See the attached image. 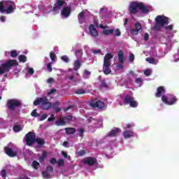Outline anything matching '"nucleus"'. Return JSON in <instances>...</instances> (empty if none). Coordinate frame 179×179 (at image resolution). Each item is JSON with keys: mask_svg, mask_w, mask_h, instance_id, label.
Here are the masks:
<instances>
[{"mask_svg": "<svg viewBox=\"0 0 179 179\" xmlns=\"http://www.w3.org/2000/svg\"><path fill=\"white\" fill-rule=\"evenodd\" d=\"M170 23L169 17L164 15H157L155 18V24L153 27V30L160 31L162 27H164L165 24Z\"/></svg>", "mask_w": 179, "mask_h": 179, "instance_id": "nucleus-1", "label": "nucleus"}, {"mask_svg": "<svg viewBox=\"0 0 179 179\" xmlns=\"http://www.w3.org/2000/svg\"><path fill=\"white\" fill-rule=\"evenodd\" d=\"M15 3L11 1L0 2V13H12L13 12Z\"/></svg>", "mask_w": 179, "mask_h": 179, "instance_id": "nucleus-2", "label": "nucleus"}, {"mask_svg": "<svg viewBox=\"0 0 179 179\" xmlns=\"http://www.w3.org/2000/svg\"><path fill=\"white\" fill-rule=\"evenodd\" d=\"M19 62L17 60L10 59L6 63L0 65V75H3L6 72H9L13 66H17Z\"/></svg>", "mask_w": 179, "mask_h": 179, "instance_id": "nucleus-3", "label": "nucleus"}, {"mask_svg": "<svg viewBox=\"0 0 179 179\" xmlns=\"http://www.w3.org/2000/svg\"><path fill=\"white\" fill-rule=\"evenodd\" d=\"M41 104L42 110H50L52 107V103L48 101L47 96L38 98L34 101V106H38Z\"/></svg>", "mask_w": 179, "mask_h": 179, "instance_id": "nucleus-4", "label": "nucleus"}, {"mask_svg": "<svg viewBox=\"0 0 179 179\" xmlns=\"http://www.w3.org/2000/svg\"><path fill=\"white\" fill-rule=\"evenodd\" d=\"M111 59H113V55L110 53H107L105 55L103 59V71L105 75H110L111 73Z\"/></svg>", "mask_w": 179, "mask_h": 179, "instance_id": "nucleus-5", "label": "nucleus"}, {"mask_svg": "<svg viewBox=\"0 0 179 179\" xmlns=\"http://www.w3.org/2000/svg\"><path fill=\"white\" fill-rule=\"evenodd\" d=\"M22 106V101L17 99H9L7 101L6 106L10 111H15L17 107Z\"/></svg>", "mask_w": 179, "mask_h": 179, "instance_id": "nucleus-6", "label": "nucleus"}, {"mask_svg": "<svg viewBox=\"0 0 179 179\" xmlns=\"http://www.w3.org/2000/svg\"><path fill=\"white\" fill-rule=\"evenodd\" d=\"M25 143L27 146H32L36 143V134L34 131H29L25 135Z\"/></svg>", "mask_w": 179, "mask_h": 179, "instance_id": "nucleus-7", "label": "nucleus"}, {"mask_svg": "<svg viewBox=\"0 0 179 179\" xmlns=\"http://www.w3.org/2000/svg\"><path fill=\"white\" fill-rule=\"evenodd\" d=\"M162 101L168 106H173V104H176L177 102V98L173 94H169L168 96L163 95L162 96Z\"/></svg>", "mask_w": 179, "mask_h": 179, "instance_id": "nucleus-8", "label": "nucleus"}, {"mask_svg": "<svg viewBox=\"0 0 179 179\" xmlns=\"http://www.w3.org/2000/svg\"><path fill=\"white\" fill-rule=\"evenodd\" d=\"M124 103L125 104H129V106L132 108H136L138 106V101H135V98L129 94L124 96Z\"/></svg>", "mask_w": 179, "mask_h": 179, "instance_id": "nucleus-9", "label": "nucleus"}, {"mask_svg": "<svg viewBox=\"0 0 179 179\" xmlns=\"http://www.w3.org/2000/svg\"><path fill=\"white\" fill-rule=\"evenodd\" d=\"M83 164H87V166H90V167H92V166L99 164V162L96 157H87L83 160Z\"/></svg>", "mask_w": 179, "mask_h": 179, "instance_id": "nucleus-10", "label": "nucleus"}, {"mask_svg": "<svg viewBox=\"0 0 179 179\" xmlns=\"http://www.w3.org/2000/svg\"><path fill=\"white\" fill-rule=\"evenodd\" d=\"M139 9V1H132L129 6L130 15H136Z\"/></svg>", "mask_w": 179, "mask_h": 179, "instance_id": "nucleus-11", "label": "nucleus"}, {"mask_svg": "<svg viewBox=\"0 0 179 179\" xmlns=\"http://www.w3.org/2000/svg\"><path fill=\"white\" fill-rule=\"evenodd\" d=\"M90 106L92 108H99V110H103L106 107V103L101 101H93L90 102Z\"/></svg>", "mask_w": 179, "mask_h": 179, "instance_id": "nucleus-12", "label": "nucleus"}, {"mask_svg": "<svg viewBox=\"0 0 179 179\" xmlns=\"http://www.w3.org/2000/svg\"><path fill=\"white\" fill-rule=\"evenodd\" d=\"M141 30H142V25H141V23L139 22H136L134 24V29H131L130 33L132 36H138V34L141 33Z\"/></svg>", "mask_w": 179, "mask_h": 179, "instance_id": "nucleus-13", "label": "nucleus"}, {"mask_svg": "<svg viewBox=\"0 0 179 179\" xmlns=\"http://www.w3.org/2000/svg\"><path fill=\"white\" fill-rule=\"evenodd\" d=\"M54 173V168L51 166H48L46 170L42 172L43 178H50V175Z\"/></svg>", "mask_w": 179, "mask_h": 179, "instance_id": "nucleus-14", "label": "nucleus"}, {"mask_svg": "<svg viewBox=\"0 0 179 179\" xmlns=\"http://www.w3.org/2000/svg\"><path fill=\"white\" fill-rule=\"evenodd\" d=\"M166 94V88L163 86H159L157 88V92L155 94V97H163V94Z\"/></svg>", "mask_w": 179, "mask_h": 179, "instance_id": "nucleus-15", "label": "nucleus"}, {"mask_svg": "<svg viewBox=\"0 0 179 179\" xmlns=\"http://www.w3.org/2000/svg\"><path fill=\"white\" fill-rule=\"evenodd\" d=\"M65 4V1L64 0H57L55 3V6L52 8L53 12H59V8Z\"/></svg>", "mask_w": 179, "mask_h": 179, "instance_id": "nucleus-16", "label": "nucleus"}, {"mask_svg": "<svg viewBox=\"0 0 179 179\" xmlns=\"http://www.w3.org/2000/svg\"><path fill=\"white\" fill-rule=\"evenodd\" d=\"M88 30L92 37H97L99 36V31H97V29H96L93 24H90Z\"/></svg>", "mask_w": 179, "mask_h": 179, "instance_id": "nucleus-17", "label": "nucleus"}, {"mask_svg": "<svg viewBox=\"0 0 179 179\" xmlns=\"http://www.w3.org/2000/svg\"><path fill=\"white\" fill-rule=\"evenodd\" d=\"M138 9L142 12L143 13H149L150 10H149V6H145L142 2H138Z\"/></svg>", "mask_w": 179, "mask_h": 179, "instance_id": "nucleus-18", "label": "nucleus"}, {"mask_svg": "<svg viewBox=\"0 0 179 179\" xmlns=\"http://www.w3.org/2000/svg\"><path fill=\"white\" fill-rule=\"evenodd\" d=\"M6 154L10 157H16V152H13V150L9 147H4Z\"/></svg>", "mask_w": 179, "mask_h": 179, "instance_id": "nucleus-19", "label": "nucleus"}, {"mask_svg": "<svg viewBox=\"0 0 179 179\" xmlns=\"http://www.w3.org/2000/svg\"><path fill=\"white\" fill-rule=\"evenodd\" d=\"M61 16H64V17H68L69 15H71V8L69 7L63 8L62 10L60 13Z\"/></svg>", "mask_w": 179, "mask_h": 179, "instance_id": "nucleus-20", "label": "nucleus"}, {"mask_svg": "<svg viewBox=\"0 0 179 179\" xmlns=\"http://www.w3.org/2000/svg\"><path fill=\"white\" fill-rule=\"evenodd\" d=\"M35 143H38V148H43L45 145V140L41 138H36Z\"/></svg>", "mask_w": 179, "mask_h": 179, "instance_id": "nucleus-21", "label": "nucleus"}, {"mask_svg": "<svg viewBox=\"0 0 179 179\" xmlns=\"http://www.w3.org/2000/svg\"><path fill=\"white\" fill-rule=\"evenodd\" d=\"M73 66H74V71H76V72H78V70L80 69V67L82 66V64L80 63V60H79V59H77V60L74 62Z\"/></svg>", "mask_w": 179, "mask_h": 179, "instance_id": "nucleus-22", "label": "nucleus"}, {"mask_svg": "<svg viewBox=\"0 0 179 179\" xmlns=\"http://www.w3.org/2000/svg\"><path fill=\"white\" fill-rule=\"evenodd\" d=\"M117 56L120 64H124V52L122 50L117 52Z\"/></svg>", "mask_w": 179, "mask_h": 179, "instance_id": "nucleus-23", "label": "nucleus"}, {"mask_svg": "<svg viewBox=\"0 0 179 179\" xmlns=\"http://www.w3.org/2000/svg\"><path fill=\"white\" fill-rule=\"evenodd\" d=\"M65 131H66V134H67V135H71V134H73L76 132V129H75L73 127H66V128H65Z\"/></svg>", "mask_w": 179, "mask_h": 179, "instance_id": "nucleus-24", "label": "nucleus"}, {"mask_svg": "<svg viewBox=\"0 0 179 179\" xmlns=\"http://www.w3.org/2000/svg\"><path fill=\"white\" fill-rule=\"evenodd\" d=\"M123 135L125 138V139H129V138H131V136H134V131H125L123 133Z\"/></svg>", "mask_w": 179, "mask_h": 179, "instance_id": "nucleus-25", "label": "nucleus"}, {"mask_svg": "<svg viewBox=\"0 0 179 179\" xmlns=\"http://www.w3.org/2000/svg\"><path fill=\"white\" fill-rule=\"evenodd\" d=\"M145 61H147V62H149V64H153L154 65H157V64H159V60H156L155 59V58L152 57H147L145 59Z\"/></svg>", "mask_w": 179, "mask_h": 179, "instance_id": "nucleus-26", "label": "nucleus"}, {"mask_svg": "<svg viewBox=\"0 0 179 179\" xmlns=\"http://www.w3.org/2000/svg\"><path fill=\"white\" fill-rule=\"evenodd\" d=\"M55 125H57V127H61L62 125H66V122H65V119L61 118L59 120H57L55 122Z\"/></svg>", "mask_w": 179, "mask_h": 179, "instance_id": "nucleus-27", "label": "nucleus"}, {"mask_svg": "<svg viewBox=\"0 0 179 179\" xmlns=\"http://www.w3.org/2000/svg\"><path fill=\"white\" fill-rule=\"evenodd\" d=\"M120 132V129L115 128V129H113L110 131V132L108 134V136H117V134Z\"/></svg>", "mask_w": 179, "mask_h": 179, "instance_id": "nucleus-28", "label": "nucleus"}, {"mask_svg": "<svg viewBox=\"0 0 179 179\" xmlns=\"http://www.w3.org/2000/svg\"><path fill=\"white\" fill-rule=\"evenodd\" d=\"M75 55L77 58V59H80L83 55V50L82 49H80L78 50H76L75 52Z\"/></svg>", "mask_w": 179, "mask_h": 179, "instance_id": "nucleus-29", "label": "nucleus"}, {"mask_svg": "<svg viewBox=\"0 0 179 179\" xmlns=\"http://www.w3.org/2000/svg\"><path fill=\"white\" fill-rule=\"evenodd\" d=\"M48 153L47 151H43L42 153V156L39 157V162L40 163H43V162H44V160H45V159H47V156H48Z\"/></svg>", "mask_w": 179, "mask_h": 179, "instance_id": "nucleus-30", "label": "nucleus"}, {"mask_svg": "<svg viewBox=\"0 0 179 179\" xmlns=\"http://www.w3.org/2000/svg\"><path fill=\"white\" fill-rule=\"evenodd\" d=\"M100 87L101 89H108V84L106 82V80H101Z\"/></svg>", "mask_w": 179, "mask_h": 179, "instance_id": "nucleus-31", "label": "nucleus"}, {"mask_svg": "<svg viewBox=\"0 0 179 179\" xmlns=\"http://www.w3.org/2000/svg\"><path fill=\"white\" fill-rule=\"evenodd\" d=\"M87 92L83 88L77 89L75 91V94H86Z\"/></svg>", "mask_w": 179, "mask_h": 179, "instance_id": "nucleus-32", "label": "nucleus"}, {"mask_svg": "<svg viewBox=\"0 0 179 179\" xmlns=\"http://www.w3.org/2000/svg\"><path fill=\"white\" fill-rule=\"evenodd\" d=\"M114 33V29H105L103 31V34L105 36H110V34H113Z\"/></svg>", "mask_w": 179, "mask_h": 179, "instance_id": "nucleus-33", "label": "nucleus"}, {"mask_svg": "<svg viewBox=\"0 0 179 179\" xmlns=\"http://www.w3.org/2000/svg\"><path fill=\"white\" fill-rule=\"evenodd\" d=\"M20 62H26L27 61V57L24 55H21L18 57Z\"/></svg>", "mask_w": 179, "mask_h": 179, "instance_id": "nucleus-34", "label": "nucleus"}, {"mask_svg": "<svg viewBox=\"0 0 179 179\" xmlns=\"http://www.w3.org/2000/svg\"><path fill=\"white\" fill-rule=\"evenodd\" d=\"M13 129L14 132H20V131H22V127L20 125H14Z\"/></svg>", "mask_w": 179, "mask_h": 179, "instance_id": "nucleus-35", "label": "nucleus"}, {"mask_svg": "<svg viewBox=\"0 0 179 179\" xmlns=\"http://www.w3.org/2000/svg\"><path fill=\"white\" fill-rule=\"evenodd\" d=\"M78 136H80V138H83V134H85V129L80 128L78 129Z\"/></svg>", "mask_w": 179, "mask_h": 179, "instance_id": "nucleus-36", "label": "nucleus"}, {"mask_svg": "<svg viewBox=\"0 0 179 179\" xmlns=\"http://www.w3.org/2000/svg\"><path fill=\"white\" fill-rule=\"evenodd\" d=\"M31 117H34L35 118H37L38 117V113H37V109H34L31 113Z\"/></svg>", "mask_w": 179, "mask_h": 179, "instance_id": "nucleus-37", "label": "nucleus"}, {"mask_svg": "<svg viewBox=\"0 0 179 179\" xmlns=\"http://www.w3.org/2000/svg\"><path fill=\"white\" fill-rule=\"evenodd\" d=\"M10 55L12 58H16V57H17V52H16V50H12Z\"/></svg>", "mask_w": 179, "mask_h": 179, "instance_id": "nucleus-38", "label": "nucleus"}, {"mask_svg": "<svg viewBox=\"0 0 179 179\" xmlns=\"http://www.w3.org/2000/svg\"><path fill=\"white\" fill-rule=\"evenodd\" d=\"M50 57L52 61H55V59H57V55H55V53L54 52H50Z\"/></svg>", "mask_w": 179, "mask_h": 179, "instance_id": "nucleus-39", "label": "nucleus"}, {"mask_svg": "<svg viewBox=\"0 0 179 179\" xmlns=\"http://www.w3.org/2000/svg\"><path fill=\"white\" fill-rule=\"evenodd\" d=\"M62 61H64V62H69V57L66 55H64L61 57Z\"/></svg>", "mask_w": 179, "mask_h": 179, "instance_id": "nucleus-40", "label": "nucleus"}, {"mask_svg": "<svg viewBox=\"0 0 179 179\" xmlns=\"http://www.w3.org/2000/svg\"><path fill=\"white\" fill-rule=\"evenodd\" d=\"M64 164H65V161H64V159H59L57 161V165H58L59 166H64Z\"/></svg>", "mask_w": 179, "mask_h": 179, "instance_id": "nucleus-41", "label": "nucleus"}, {"mask_svg": "<svg viewBox=\"0 0 179 179\" xmlns=\"http://www.w3.org/2000/svg\"><path fill=\"white\" fill-rule=\"evenodd\" d=\"M92 75V72L89 71L88 70L84 71V76L86 78H89Z\"/></svg>", "mask_w": 179, "mask_h": 179, "instance_id": "nucleus-42", "label": "nucleus"}, {"mask_svg": "<svg viewBox=\"0 0 179 179\" xmlns=\"http://www.w3.org/2000/svg\"><path fill=\"white\" fill-rule=\"evenodd\" d=\"M65 121H71L72 120V115H67L63 117Z\"/></svg>", "mask_w": 179, "mask_h": 179, "instance_id": "nucleus-43", "label": "nucleus"}, {"mask_svg": "<svg viewBox=\"0 0 179 179\" xmlns=\"http://www.w3.org/2000/svg\"><path fill=\"white\" fill-rule=\"evenodd\" d=\"M173 24L168 25L164 27L165 30H169V31H171V30H173Z\"/></svg>", "mask_w": 179, "mask_h": 179, "instance_id": "nucleus-44", "label": "nucleus"}, {"mask_svg": "<svg viewBox=\"0 0 179 179\" xmlns=\"http://www.w3.org/2000/svg\"><path fill=\"white\" fill-rule=\"evenodd\" d=\"M32 166H33L34 169H37V166H40V164L37 161H34L32 162Z\"/></svg>", "mask_w": 179, "mask_h": 179, "instance_id": "nucleus-45", "label": "nucleus"}, {"mask_svg": "<svg viewBox=\"0 0 179 179\" xmlns=\"http://www.w3.org/2000/svg\"><path fill=\"white\" fill-rule=\"evenodd\" d=\"M27 70H28V73H29V75H34V69H33V68L29 67L27 69Z\"/></svg>", "mask_w": 179, "mask_h": 179, "instance_id": "nucleus-46", "label": "nucleus"}, {"mask_svg": "<svg viewBox=\"0 0 179 179\" xmlns=\"http://www.w3.org/2000/svg\"><path fill=\"white\" fill-rule=\"evenodd\" d=\"M54 120H55V115L52 114L50 115V117L48 119V122H51L54 121Z\"/></svg>", "mask_w": 179, "mask_h": 179, "instance_id": "nucleus-47", "label": "nucleus"}, {"mask_svg": "<svg viewBox=\"0 0 179 179\" xmlns=\"http://www.w3.org/2000/svg\"><path fill=\"white\" fill-rule=\"evenodd\" d=\"M51 62L48 63L47 64V69L49 71V72H52V66H51Z\"/></svg>", "mask_w": 179, "mask_h": 179, "instance_id": "nucleus-48", "label": "nucleus"}, {"mask_svg": "<svg viewBox=\"0 0 179 179\" xmlns=\"http://www.w3.org/2000/svg\"><path fill=\"white\" fill-rule=\"evenodd\" d=\"M115 36H116L117 37H120V36H121V31H120L119 29L115 30Z\"/></svg>", "mask_w": 179, "mask_h": 179, "instance_id": "nucleus-49", "label": "nucleus"}, {"mask_svg": "<svg viewBox=\"0 0 179 179\" xmlns=\"http://www.w3.org/2000/svg\"><path fill=\"white\" fill-rule=\"evenodd\" d=\"M47 117H48V115L43 114L41 117L39 119V121H44V120L47 119Z\"/></svg>", "mask_w": 179, "mask_h": 179, "instance_id": "nucleus-50", "label": "nucleus"}, {"mask_svg": "<svg viewBox=\"0 0 179 179\" xmlns=\"http://www.w3.org/2000/svg\"><path fill=\"white\" fill-rule=\"evenodd\" d=\"M1 177H3V178H6V171L5 169L1 171Z\"/></svg>", "mask_w": 179, "mask_h": 179, "instance_id": "nucleus-51", "label": "nucleus"}, {"mask_svg": "<svg viewBox=\"0 0 179 179\" xmlns=\"http://www.w3.org/2000/svg\"><path fill=\"white\" fill-rule=\"evenodd\" d=\"M78 155L79 156H85V155H86V151L81 150L78 152Z\"/></svg>", "mask_w": 179, "mask_h": 179, "instance_id": "nucleus-52", "label": "nucleus"}, {"mask_svg": "<svg viewBox=\"0 0 179 179\" xmlns=\"http://www.w3.org/2000/svg\"><path fill=\"white\" fill-rule=\"evenodd\" d=\"M134 59H135V55L134 54H131L129 56L130 62H134Z\"/></svg>", "mask_w": 179, "mask_h": 179, "instance_id": "nucleus-53", "label": "nucleus"}, {"mask_svg": "<svg viewBox=\"0 0 179 179\" xmlns=\"http://www.w3.org/2000/svg\"><path fill=\"white\" fill-rule=\"evenodd\" d=\"M57 92V90L55 89H52L49 92H48V96H51V94H54Z\"/></svg>", "mask_w": 179, "mask_h": 179, "instance_id": "nucleus-54", "label": "nucleus"}, {"mask_svg": "<svg viewBox=\"0 0 179 179\" xmlns=\"http://www.w3.org/2000/svg\"><path fill=\"white\" fill-rule=\"evenodd\" d=\"M78 17L80 18V19H85V12L82 11L81 13H80L78 14Z\"/></svg>", "mask_w": 179, "mask_h": 179, "instance_id": "nucleus-55", "label": "nucleus"}, {"mask_svg": "<svg viewBox=\"0 0 179 179\" xmlns=\"http://www.w3.org/2000/svg\"><path fill=\"white\" fill-rule=\"evenodd\" d=\"M50 162L51 164H57V159L55 158H51Z\"/></svg>", "mask_w": 179, "mask_h": 179, "instance_id": "nucleus-56", "label": "nucleus"}, {"mask_svg": "<svg viewBox=\"0 0 179 179\" xmlns=\"http://www.w3.org/2000/svg\"><path fill=\"white\" fill-rule=\"evenodd\" d=\"M58 104H59V103L58 101L55 102L53 104H52V108L55 109L57 108V107H58Z\"/></svg>", "mask_w": 179, "mask_h": 179, "instance_id": "nucleus-57", "label": "nucleus"}, {"mask_svg": "<svg viewBox=\"0 0 179 179\" xmlns=\"http://www.w3.org/2000/svg\"><path fill=\"white\" fill-rule=\"evenodd\" d=\"M144 74L145 75V76H150V70L147 69L144 71Z\"/></svg>", "mask_w": 179, "mask_h": 179, "instance_id": "nucleus-58", "label": "nucleus"}, {"mask_svg": "<svg viewBox=\"0 0 179 179\" xmlns=\"http://www.w3.org/2000/svg\"><path fill=\"white\" fill-rule=\"evenodd\" d=\"M100 52H101V50H100L99 49L94 50L92 51V54H94V55L100 54Z\"/></svg>", "mask_w": 179, "mask_h": 179, "instance_id": "nucleus-59", "label": "nucleus"}, {"mask_svg": "<svg viewBox=\"0 0 179 179\" xmlns=\"http://www.w3.org/2000/svg\"><path fill=\"white\" fill-rule=\"evenodd\" d=\"M144 40H145V41H148V40H149V34H148V33L145 34Z\"/></svg>", "mask_w": 179, "mask_h": 179, "instance_id": "nucleus-60", "label": "nucleus"}, {"mask_svg": "<svg viewBox=\"0 0 179 179\" xmlns=\"http://www.w3.org/2000/svg\"><path fill=\"white\" fill-rule=\"evenodd\" d=\"M62 156H63L65 159H66V158L68 157V153H66V152H64V151H62Z\"/></svg>", "mask_w": 179, "mask_h": 179, "instance_id": "nucleus-61", "label": "nucleus"}, {"mask_svg": "<svg viewBox=\"0 0 179 179\" xmlns=\"http://www.w3.org/2000/svg\"><path fill=\"white\" fill-rule=\"evenodd\" d=\"M136 83H142V79L141 78H136Z\"/></svg>", "mask_w": 179, "mask_h": 179, "instance_id": "nucleus-62", "label": "nucleus"}, {"mask_svg": "<svg viewBox=\"0 0 179 179\" xmlns=\"http://www.w3.org/2000/svg\"><path fill=\"white\" fill-rule=\"evenodd\" d=\"M0 20H1V22H4L6 20V18L5 17V16H1Z\"/></svg>", "mask_w": 179, "mask_h": 179, "instance_id": "nucleus-63", "label": "nucleus"}, {"mask_svg": "<svg viewBox=\"0 0 179 179\" xmlns=\"http://www.w3.org/2000/svg\"><path fill=\"white\" fill-rule=\"evenodd\" d=\"M48 83H52V82H54V78H50L47 80Z\"/></svg>", "mask_w": 179, "mask_h": 179, "instance_id": "nucleus-64", "label": "nucleus"}]
</instances>
